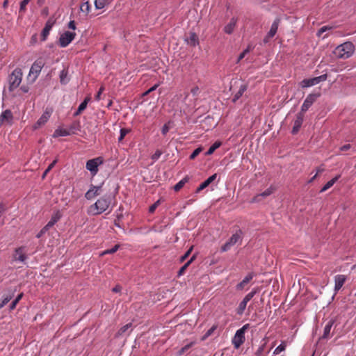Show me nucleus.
<instances>
[{"mask_svg":"<svg viewBox=\"0 0 356 356\" xmlns=\"http://www.w3.org/2000/svg\"><path fill=\"white\" fill-rule=\"evenodd\" d=\"M101 188L102 186H93L92 185L90 188L86 193L85 197L90 200L95 197L96 196H98L101 193Z\"/></svg>","mask_w":356,"mask_h":356,"instance_id":"obj_12","label":"nucleus"},{"mask_svg":"<svg viewBox=\"0 0 356 356\" xmlns=\"http://www.w3.org/2000/svg\"><path fill=\"white\" fill-rule=\"evenodd\" d=\"M13 293L12 294L8 295L6 296L2 297L1 302H0V309L3 308L13 298Z\"/></svg>","mask_w":356,"mask_h":356,"instance_id":"obj_39","label":"nucleus"},{"mask_svg":"<svg viewBox=\"0 0 356 356\" xmlns=\"http://www.w3.org/2000/svg\"><path fill=\"white\" fill-rule=\"evenodd\" d=\"M130 130L129 129L122 128L120 129V135L118 138L119 142L122 141L125 136L129 133Z\"/></svg>","mask_w":356,"mask_h":356,"instance_id":"obj_45","label":"nucleus"},{"mask_svg":"<svg viewBox=\"0 0 356 356\" xmlns=\"http://www.w3.org/2000/svg\"><path fill=\"white\" fill-rule=\"evenodd\" d=\"M354 49V44L351 42H346L339 45L334 53L338 58L346 59L353 55Z\"/></svg>","mask_w":356,"mask_h":356,"instance_id":"obj_2","label":"nucleus"},{"mask_svg":"<svg viewBox=\"0 0 356 356\" xmlns=\"http://www.w3.org/2000/svg\"><path fill=\"white\" fill-rule=\"evenodd\" d=\"M132 326V323H129L127 324H126L125 325L122 326L117 332L116 334V337H118L120 336H122L124 334H125L127 332V331L131 328Z\"/></svg>","mask_w":356,"mask_h":356,"instance_id":"obj_32","label":"nucleus"},{"mask_svg":"<svg viewBox=\"0 0 356 356\" xmlns=\"http://www.w3.org/2000/svg\"><path fill=\"white\" fill-rule=\"evenodd\" d=\"M319 96L320 93H312L308 95L301 106V113L306 112Z\"/></svg>","mask_w":356,"mask_h":356,"instance_id":"obj_9","label":"nucleus"},{"mask_svg":"<svg viewBox=\"0 0 356 356\" xmlns=\"http://www.w3.org/2000/svg\"><path fill=\"white\" fill-rule=\"evenodd\" d=\"M195 259V256H193L191 259L187 261L179 270L178 275H181L184 273L188 266L192 263V261Z\"/></svg>","mask_w":356,"mask_h":356,"instance_id":"obj_35","label":"nucleus"},{"mask_svg":"<svg viewBox=\"0 0 356 356\" xmlns=\"http://www.w3.org/2000/svg\"><path fill=\"white\" fill-rule=\"evenodd\" d=\"M286 347V341H282V343L275 349L273 354L279 355L280 353L285 350Z\"/></svg>","mask_w":356,"mask_h":356,"instance_id":"obj_33","label":"nucleus"},{"mask_svg":"<svg viewBox=\"0 0 356 356\" xmlns=\"http://www.w3.org/2000/svg\"><path fill=\"white\" fill-rule=\"evenodd\" d=\"M191 93H192L194 96H195V95H197L198 94V92H199V88H198V87H197V86H196V87H194V88H193L191 89Z\"/></svg>","mask_w":356,"mask_h":356,"instance_id":"obj_58","label":"nucleus"},{"mask_svg":"<svg viewBox=\"0 0 356 356\" xmlns=\"http://www.w3.org/2000/svg\"><path fill=\"white\" fill-rule=\"evenodd\" d=\"M67 27H68L70 29L75 30V29H76V24H75V22H74V20H71V21L68 23Z\"/></svg>","mask_w":356,"mask_h":356,"instance_id":"obj_56","label":"nucleus"},{"mask_svg":"<svg viewBox=\"0 0 356 356\" xmlns=\"http://www.w3.org/2000/svg\"><path fill=\"white\" fill-rule=\"evenodd\" d=\"M67 129L70 135L76 134L81 130L80 122L79 121H74Z\"/></svg>","mask_w":356,"mask_h":356,"instance_id":"obj_20","label":"nucleus"},{"mask_svg":"<svg viewBox=\"0 0 356 356\" xmlns=\"http://www.w3.org/2000/svg\"><path fill=\"white\" fill-rule=\"evenodd\" d=\"M110 205V201L102 197L97 200L95 203L90 205L88 208V213L90 215L96 216L102 213L108 209Z\"/></svg>","mask_w":356,"mask_h":356,"instance_id":"obj_1","label":"nucleus"},{"mask_svg":"<svg viewBox=\"0 0 356 356\" xmlns=\"http://www.w3.org/2000/svg\"><path fill=\"white\" fill-rule=\"evenodd\" d=\"M61 215L59 211H57L51 216V220L47 223V227H52L60 218Z\"/></svg>","mask_w":356,"mask_h":356,"instance_id":"obj_28","label":"nucleus"},{"mask_svg":"<svg viewBox=\"0 0 356 356\" xmlns=\"http://www.w3.org/2000/svg\"><path fill=\"white\" fill-rule=\"evenodd\" d=\"M156 90V84L154 85L153 86H152L148 90H147L144 94L143 95H147L148 93H149L150 92L152 91H154Z\"/></svg>","mask_w":356,"mask_h":356,"instance_id":"obj_63","label":"nucleus"},{"mask_svg":"<svg viewBox=\"0 0 356 356\" xmlns=\"http://www.w3.org/2000/svg\"><path fill=\"white\" fill-rule=\"evenodd\" d=\"M70 135V134L67 128L58 127L54 131L53 134V137L58 138L60 136H67Z\"/></svg>","mask_w":356,"mask_h":356,"instance_id":"obj_23","label":"nucleus"},{"mask_svg":"<svg viewBox=\"0 0 356 356\" xmlns=\"http://www.w3.org/2000/svg\"><path fill=\"white\" fill-rule=\"evenodd\" d=\"M122 287L120 285H116L114 288H113L112 291L114 293H118L121 291Z\"/></svg>","mask_w":356,"mask_h":356,"instance_id":"obj_60","label":"nucleus"},{"mask_svg":"<svg viewBox=\"0 0 356 356\" xmlns=\"http://www.w3.org/2000/svg\"><path fill=\"white\" fill-rule=\"evenodd\" d=\"M248 88L247 84H241L240 86L239 90L234 94L232 101L236 102L246 91Z\"/></svg>","mask_w":356,"mask_h":356,"instance_id":"obj_24","label":"nucleus"},{"mask_svg":"<svg viewBox=\"0 0 356 356\" xmlns=\"http://www.w3.org/2000/svg\"><path fill=\"white\" fill-rule=\"evenodd\" d=\"M22 297H23L22 293H21L16 297V298L11 302V304L10 305V310H13L16 307V305L19 302V300L22 298Z\"/></svg>","mask_w":356,"mask_h":356,"instance_id":"obj_40","label":"nucleus"},{"mask_svg":"<svg viewBox=\"0 0 356 356\" xmlns=\"http://www.w3.org/2000/svg\"><path fill=\"white\" fill-rule=\"evenodd\" d=\"M333 324L334 321L332 320H330L327 323V324L324 327L323 334L322 336V338L327 339L330 337V330Z\"/></svg>","mask_w":356,"mask_h":356,"instance_id":"obj_25","label":"nucleus"},{"mask_svg":"<svg viewBox=\"0 0 356 356\" xmlns=\"http://www.w3.org/2000/svg\"><path fill=\"white\" fill-rule=\"evenodd\" d=\"M249 328L250 324L248 323L236 332L232 339V343L235 348H238L244 343L245 340V334Z\"/></svg>","mask_w":356,"mask_h":356,"instance_id":"obj_5","label":"nucleus"},{"mask_svg":"<svg viewBox=\"0 0 356 356\" xmlns=\"http://www.w3.org/2000/svg\"><path fill=\"white\" fill-rule=\"evenodd\" d=\"M221 145V142L220 141H216L209 148V149L205 153V155L206 156H209V155H211L212 154L214 151L218 149V147H220V146Z\"/></svg>","mask_w":356,"mask_h":356,"instance_id":"obj_30","label":"nucleus"},{"mask_svg":"<svg viewBox=\"0 0 356 356\" xmlns=\"http://www.w3.org/2000/svg\"><path fill=\"white\" fill-rule=\"evenodd\" d=\"M80 10L86 15H87L90 11V5L88 1L83 2L80 6Z\"/></svg>","mask_w":356,"mask_h":356,"instance_id":"obj_31","label":"nucleus"},{"mask_svg":"<svg viewBox=\"0 0 356 356\" xmlns=\"http://www.w3.org/2000/svg\"><path fill=\"white\" fill-rule=\"evenodd\" d=\"M350 148V144H347V145H344L341 146L340 147V149L341 151H346V150L349 149Z\"/></svg>","mask_w":356,"mask_h":356,"instance_id":"obj_62","label":"nucleus"},{"mask_svg":"<svg viewBox=\"0 0 356 356\" xmlns=\"http://www.w3.org/2000/svg\"><path fill=\"white\" fill-rule=\"evenodd\" d=\"M188 44L195 47L199 44L198 37L196 33L191 32L189 33V36L186 39Z\"/></svg>","mask_w":356,"mask_h":356,"instance_id":"obj_18","label":"nucleus"},{"mask_svg":"<svg viewBox=\"0 0 356 356\" xmlns=\"http://www.w3.org/2000/svg\"><path fill=\"white\" fill-rule=\"evenodd\" d=\"M280 22V18H276L274 22H273L271 27L270 29V31H268V38H273L275 35L276 34L278 26Z\"/></svg>","mask_w":356,"mask_h":356,"instance_id":"obj_19","label":"nucleus"},{"mask_svg":"<svg viewBox=\"0 0 356 356\" xmlns=\"http://www.w3.org/2000/svg\"><path fill=\"white\" fill-rule=\"evenodd\" d=\"M169 129H170V128H169L168 124H165L163 127V128H162V134H163V135H165V134L168 132Z\"/></svg>","mask_w":356,"mask_h":356,"instance_id":"obj_57","label":"nucleus"},{"mask_svg":"<svg viewBox=\"0 0 356 356\" xmlns=\"http://www.w3.org/2000/svg\"><path fill=\"white\" fill-rule=\"evenodd\" d=\"M95 5L97 9H102L105 6V0H95Z\"/></svg>","mask_w":356,"mask_h":356,"instance_id":"obj_46","label":"nucleus"},{"mask_svg":"<svg viewBox=\"0 0 356 356\" xmlns=\"http://www.w3.org/2000/svg\"><path fill=\"white\" fill-rule=\"evenodd\" d=\"M346 281V276L344 275H337L334 277V291H339Z\"/></svg>","mask_w":356,"mask_h":356,"instance_id":"obj_14","label":"nucleus"},{"mask_svg":"<svg viewBox=\"0 0 356 356\" xmlns=\"http://www.w3.org/2000/svg\"><path fill=\"white\" fill-rule=\"evenodd\" d=\"M253 275L252 273H249L245 277L236 285L237 290H242L244 287L252 280Z\"/></svg>","mask_w":356,"mask_h":356,"instance_id":"obj_22","label":"nucleus"},{"mask_svg":"<svg viewBox=\"0 0 356 356\" xmlns=\"http://www.w3.org/2000/svg\"><path fill=\"white\" fill-rule=\"evenodd\" d=\"M247 304H248V302H246L245 300H244L243 299V300L240 302V304L237 308V314H238L241 315L244 312V311L246 308Z\"/></svg>","mask_w":356,"mask_h":356,"instance_id":"obj_37","label":"nucleus"},{"mask_svg":"<svg viewBox=\"0 0 356 356\" xmlns=\"http://www.w3.org/2000/svg\"><path fill=\"white\" fill-rule=\"evenodd\" d=\"M216 329V326L213 325L211 327L209 330H207V332L205 333L204 336L203 337L202 339H205L206 338L209 337L210 335L212 334L213 331Z\"/></svg>","mask_w":356,"mask_h":356,"instance_id":"obj_50","label":"nucleus"},{"mask_svg":"<svg viewBox=\"0 0 356 356\" xmlns=\"http://www.w3.org/2000/svg\"><path fill=\"white\" fill-rule=\"evenodd\" d=\"M339 176H336L335 177H334L329 181H327L325 184V186L321 189L320 192L323 193V192L326 191L327 190H328L330 188H331L334 184V183L339 179Z\"/></svg>","mask_w":356,"mask_h":356,"instance_id":"obj_27","label":"nucleus"},{"mask_svg":"<svg viewBox=\"0 0 356 356\" xmlns=\"http://www.w3.org/2000/svg\"><path fill=\"white\" fill-rule=\"evenodd\" d=\"M51 28H52V24H50L49 22H47V24H45V26L42 29V33H41L42 40L43 41H44L47 39V37L49 34V32H50Z\"/></svg>","mask_w":356,"mask_h":356,"instance_id":"obj_26","label":"nucleus"},{"mask_svg":"<svg viewBox=\"0 0 356 356\" xmlns=\"http://www.w3.org/2000/svg\"><path fill=\"white\" fill-rule=\"evenodd\" d=\"M217 177V174H213L211 177H209L207 179L203 181L197 188L196 193H200L201 191L206 188L209 186Z\"/></svg>","mask_w":356,"mask_h":356,"instance_id":"obj_16","label":"nucleus"},{"mask_svg":"<svg viewBox=\"0 0 356 356\" xmlns=\"http://www.w3.org/2000/svg\"><path fill=\"white\" fill-rule=\"evenodd\" d=\"M20 90H21L23 92L26 93V92H29V87H28V86H21Z\"/></svg>","mask_w":356,"mask_h":356,"instance_id":"obj_64","label":"nucleus"},{"mask_svg":"<svg viewBox=\"0 0 356 356\" xmlns=\"http://www.w3.org/2000/svg\"><path fill=\"white\" fill-rule=\"evenodd\" d=\"M119 248H120V245L117 244L111 249H108V250H106L105 251H104L102 254L104 255V254H113L119 249Z\"/></svg>","mask_w":356,"mask_h":356,"instance_id":"obj_42","label":"nucleus"},{"mask_svg":"<svg viewBox=\"0 0 356 356\" xmlns=\"http://www.w3.org/2000/svg\"><path fill=\"white\" fill-rule=\"evenodd\" d=\"M51 115V111L46 109L34 125V129H38V127L44 125L49 120Z\"/></svg>","mask_w":356,"mask_h":356,"instance_id":"obj_13","label":"nucleus"},{"mask_svg":"<svg viewBox=\"0 0 356 356\" xmlns=\"http://www.w3.org/2000/svg\"><path fill=\"white\" fill-rule=\"evenodd\" d=\"M89 100H90V98L87 97L84 99V101L83 102H81L80 104L76 111L74 113L75 115H78L81 114L86 109Z\"/></svg>","mask_w":356,"mask_h":356,"instance_id":"obj_29","label":"nucleus"},{"mask_svg":"<svg viewBox=\"0 0 356 356\" xmlns=\"http://www.w3.org/2000/svg\"><path fill=\"white\" fill-rule=\"evenodd\" d=\"M331 29H332V27H330V26H324L321 27V28L318 30L317 35H318V36H320L323 33H324V32H325V31H328V30H330Z\"/></svg>","mask_w":356,"mask_h":356,"instance_id":"obj_51","label":"nucleus"},{"mask_svg":"<svg viewBox=\"0 0 356 356\" xmlns=\"http://www.w3.org/2000/svg\"><path fill=\"white\" fill-rule=\"evenodd\" d=\"M145 106H147V109L146 110H149V111H152V110L153 111L154 109V108L156 107V105L154 104V102H153V103L149 102L147 105L145 104ZM145 112H147V111H145Z\"/></svg>","mask_w":356,"mask_h":356,"instance_id":"obj_55","label":"nucleus"},{"mask_svg":"<svg viewBox=\"0 0 356 356\" xmlns=\"http://www.w3.org/2000/svg\"><path fill=\"white\" fill-rule=\"evenodd\" d=\"M103 90H104V88H101L99 89V90L98 91L97 94V95H96V96H95V99H96L97 100H99V99H100V97H101V95H102V92H103Z\"/></svg>","mask_w":356,"mask_h":356,"instance_id":"obj_61","label":"nucleus"},{"mask_svg":"<svg viewBox=\"0 0 356 356\" xmlns=\"http://www.w3.org/2000/svg\"><path fill=\"white\" fill-rule=\"evenodd\" d=\"M259 291V289L257 287V288H254L252 289V291L251 292H250L249 293H248L243 298L244 300H245L246 302H249L254 296V295L258 293Z\"/></svg>","mask_w":356,"mask_h":356,"instance_id":"obj_34","label":"nucleus"},{"mask_svg":"<svg viewBox=\"0 0 356 356\" xmlns=\"http://www.w3.org/2000/svg\"><path fill=\"white\" fill-rule=\"evenodd\" d=\"M44 66V61L43 58H40L37 59L31 67L29 73L27 76V80L31 83L35 82Z\"/></svg>","mask_w":356,"mask_h":356,"instance_id":"obj_4","label":"nucleus"},{"mask_svg":"<svg viewBox=\"0 0 356 356\" xmlns=\"http://www.w3.org/2000/svg\"><path fill=\"white\" fill-rule=\"evenodd\" d=\"M13 115L10 110L6 109L0 115V124H7L11 125L13 124Z\"/></svg>","mask_w":356,"mask_h":356,"instance_id":"obj_10","label":"nucleus"},{"mask_svg":"<svg viewBox=\"0 0 356 356\" xmlns=\"http://www.w3.org/2000/svg\"><path fill=\"white\" fill-rule=\"evenodd\" d=\"M232 245L231 244H229V243L227 241V243H225L221 248V250L222 252H226V251H228L231 247Z\"/></svg>","mask_w":356,"mask_h":356,"instance_id":"obj_52","label":"nucleus"},{"mask_svg":"<svg viewBox=\"0 0 356 356\" xmlns=\"http://www.w3.org/2000/svg\"><path fill=\"white\" fill-rule=\"evenodd\" d=\"M156 210V202H154V204H152L150 207H149V212L150 213H153L154 212V211Z\"/></svg>","mask_w":356,"mask_h":356,"instance_id":"obj_59","label":"nucleus"},{"mask_svg":"<svg viewBox=\"0 0 356 356\" xmlns=\"http://www.w3.org/2000/svg\"><path fill=\"white\" fill-rule=\"evenodd\" d=\"M251 47L248 46L242 53L240 54L238 56V58L237 59V63L240 62L245 56V55L250 51Z\"/></svg>","mask_w":356,"mask_h":356,"instance_id":"obj_44","label":"nucleus"},{"mask_svg":"<svg viewBox=\"0 0 356 356\" xmlns=\"http://www.w3.org/2000/svg\"><path fill=\"white\" fill-rule=\"evenodd\" d=\"M23 73L22 69L17 67L8 76V90L12 92L17 88L22 80Z\"/></svg>","mask_w":356,"mask_h":356,"instance_id":"obj_3","label":"nucleus"},{"mask_svg":"<svg viewBox=\"0 0 356 356\" xmlns=\"http://www.w3.org/2000/svg\"><path fill=\"white\" fill-rule=\"evenodd\" d=\"M327 77V74H323L311 79H305L300 82V86L302 88H308L315 86L321 81H325Z\"/></svg>","mask_w":356,"mask_h":356,"instance_id":"obj_7","label":"nucleus"},{"mask_svg":"<svg viewBox=\"0 0 356 356\" xmlns=\"http://www.w3.org/2000/svg\"><path fill=\"white\" fill-rule=\"evenodd\" d=\"M236 19L232 17L230 22L224 27V31L227 34H232L236 25Z\"/></svg>","mask_w":356,"mask_h":356,"instance_id":"obj_21","label":"nucleus"},{"mask_svg":"<svg viewBox=\"0 0 356 356\" xmlns=\"http://www.w3.org/2000/svg\"><path fill=\"white\" fill-rule=\"evenodd\" d=\"M29 3L27 0H23L20 3L19 13H24L26 10V6Z\"/></svg>","mask_w":356,"mask_h":356,"instance_id":"obj_43","label":"nucleus"},{"mask_svg":"<svg viewBox=\"0 0 356 356\" xmlns=\"http://www.w3.org/2000/svg\"><path fill=\"white\" fill-rule=\"evenodd\" d=\"M25 248L22 246L17 248L15 250V253L13 254V259L15 261H19L22 263H24L27 259V256L25 253Z\"/></svg>","mask_w":356,"mask_h":356,"instance_id":"obj_11","label":"nucleus"},{"mask_svg":"<svg viewBox=\"0 0 356 356\" xmlns=\"http://www.w3.org/2000/svg\"><path fill=\"white\" fill-rule=\"evenodd\" d=\"M67 71L65 70H63L60 74V80L61 83H67L68 82V79H67Z\"/></svg>","mask_w":356,"mask_h":356,"instance_id":"obj_41","label":"nucleus"},{"mask_svg":"<svg viewBox=\"0 0 356 356\" xmlns=\"http://www.w3.org/2000/svg\"><path fill=\"white\" fill-rule=\"evenodd\" d=\"M193 248L191 247L181 258V261H184L191 254Z\"/></svg>","mask_w":356,"mask_h":356,"instance_id":"obj_54","label":"nucleus"},{"mask_svg":"<svg viewBox=\"0 0 356 356\" xmlns=\"http://www.w3.org/2000/svg\"><path fill=\"white\" fill-rule=\"evenodd\" d=\"M102 163V157H95L94 159L87 161L86 168L90 171L92 176H95L98 172V167Z\"/></svg>","mask_w":356,"mask_h":356,"instance_id":"obj_6","label":"nucleus"},{"mask_svg":"<svg viewBox=\"0 0 356 356\" xmlns=\"http://www.w3.org/2000/svg\"><path fill=\"white\" fill-rule=\"evenodd\" d=\"M194 344V342H191L186 345H185L184 347H182L181 348V350H179V355H181L183 353H184L186 351H187L190 348H191L193 346V345Z\"/></svg>","mask_w":356,"mask_h":356,"instance_id":"obj_48","label":"nucleus"},{"mask_svg":"<svg viewBox=\"0 0 356 356\" xmlns=\"http://www.w3.org/2000/svg\"><path fill=\"white\" fill-rule=\"evenodd\" d=\"M76 33L71 31H65L60 35L59 45L61 47H66L75 38Z\"/></svg>","mask_w":356,"mask_h":356,"instance_id":"obj_8","label":"nucleus"},{"mask_svg":"<svg viewBox=\"0 0 356 356\" xmlns=\"http://www.w3.org/2000/svg\"><path fill=\"white\" fill-rule=\"evenodd\" d=\"M188 181L187 178H184L181 180H180L177 184H176L174 186V190L175 191H179L180 189H181L185 184Z\"/></svg>","mask_w":356,"mask_h":356,"instance_id":"obj_38","label":"nucleus"},{"mask_svg":"<svg viewBox=\"0 0 356 356\" xmlns=\"http://www.w3.org/2000/svg\"><path fill=\"white\" fill-rule=\"evenodd\" d=\"M241 239V236L238 233L234 234L231 238L229 239L228 242L229 244H231L232 246L235 245L239 240Z\"/></svg>","mask_w":356,"mask_h":356,"instance_id":"obj_36","label":"nucleus"},{"mask_svg":"<svg viewBox=\"0 0 356 356\" xmlns=\"http://www.w3.org/2000/svg\"><path fill=\"white\" fill-rule=\"evenodd\" d=\"M51 227H47V224L39 232V233L36 235L37 238L42 237L49 229Z\"/></svg>","mask_w":356,"mask_h":356,"instance_id":"obj_47","label":"nucleus"},{"mask_svg":"<svg viewBox=\"0 0 356 356\" xmlns=\"http://www.w3.org/2000/svg\"><path fill=\"white\" fill-rule=\"evenodd\" d=\"M275 191V187L273 186H270L268 188H267L263 193L258 194L255 197H253L252 202H257L260 200V197H266L267 196L270 195Z\"/></svg>","mask_w":356,"mask_h":356,"instance_id":"obj_15","label":"nucleus"},{"mask_svg":"<svg viewBox=\"0 0 356 356\" xmlns=\"http://www.w3.org/2000/svg\"><path fill=\"white\" fill-rule=\"evenodd\" d=\"M203 150L202 147L196 148L190 156H198Z\"/></svg>","mask_w":356,"mask_h":356,"instance_id":"obj_53","label":"nucleus"},{"mask_svg":"<svg viewBox=\"0 0 356 356\" xmlns=\"http://www.w3.org/2000/svg\"><path fill=\"white\" fill-rule=\"evenodd\" d=\"M302 122H303V114L302 113H300L297 115V118H296V120L294 121V124H293V127L292 129V133L293 134H296L298 131V130L300 129V128L302 124Z\"/></svg>","mask_w":356,"mask_h":356,"instance_id":"obj_17","label":"nucleus"},{"mask_svg":"<svg viewBox=\"0 0 356 356\" xmlns=\"http://www.w3.org/2000/svg\"><path fill=\"white\" fill-rule=\"evenodd\" d=\"M265 345H266V343H264L259 347V348L255 352L256 356H264L263 354V352L264 350Z\"/></svg>","mask_w":356,"mask_h":356,"instance_id":"obj_49","label":"nucleus"}]
</instances>
